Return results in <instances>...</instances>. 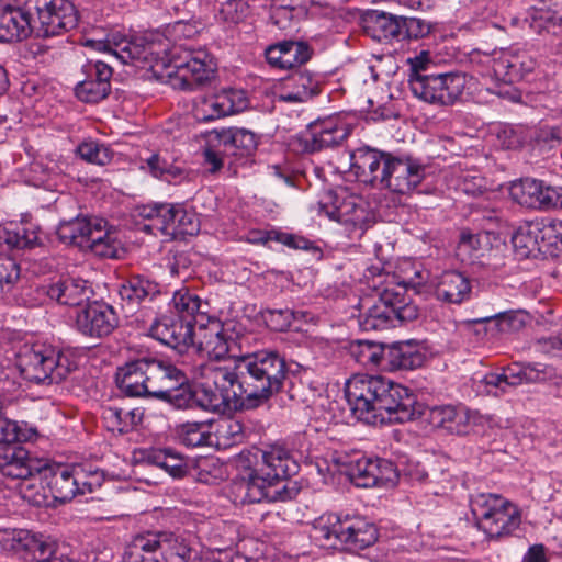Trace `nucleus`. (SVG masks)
<instances>
[{
    "mask_svg": "<svg viewBox=\"0 0 562 562\" xmlns=\"http://www.w3.org/2000/svg\"><path fill=\"white\" fill-rule=\"evenodd\" d=\"M30 2L31 0H1L0 42H20L36 32L35 10L30 7Z\"/></svg>",
    "mask_w": 562,
    "mask_h": 562,
    "instance_id": "obj_14",
    "label": "nucleus"
},
{
    "mask_svg": "<svg viewBox=\"0 0 562 562\" xmlns=\"http://www.w3.org/2000/svg\"><path fill=\"white\" fill-rule=\"evenodd\" d=\"M319 93L317 77L307 70H295L284 83L280 99L290 103H302Z\"/></svg>",
    "mask_w": 562,
    "mask_h": 562,
    "instance_id": "obj_38",
    "label": "nucleus"
},
{
    "mask_svg": "<svg viewBox=\"0 0 562 562\" xmlns=\"http://www.w3.org/2000/svg\"><path fill=\"white\" fill-rule=\"evenodd\" d=\"M319 214L329 220L353 227H362L366 222V210L353 195H338L328 193L325 200L318 203Z\"/></svg>",
    "mask_w": 562,
    "mask_h": 562,
    "instance_id": "obj_28",
    "label": "nucleus"
},
{
    "mask_svg": "<svg viewBox=\"0 0 562 562\" xmlns=\"http://www.w3.org/2000/svg\"><path fill=\"white\" fill-rule=\"evenodd\" d=\"M171 303L178 314L175 316L191 322L192 327H198V318L200 319V316H204L203 322L211 317L207 312V302H202L196 294L190 292L188 289L176 291L172 295Z\"/></svg>",
    "mask_w": 562,
    "mask_h": 562,
    "instance_id": "obj_43",
    "label": "nucleus"
},
{
    "mask_svg": "<svg viewBox=\"0 0 562 562\" xmlns=\"http://www.w3.org/2000/svg\"><path fill=\"white\" fill-rule=\"evenodd\" d=\"M302 312H294L291 308H267L262 312L266 325L274 331H286L293 321L303 317Z\"/></svg>",
    "mask_w": 562,
    "mask_h": 562,
    "instance_id": "obj_60",
    "label": "nucleus"
},
{
    "mask_svg": "<svg viewBox=\"0 0 562 562\" xmlns=\"http://www.w3.org/2000/svg\"><path fill=\"white\" fill-rule=\"evenodd\" d=\"M16 368L24 380L42 385L59 384L76 368L71 353L52 345H24L16 353Z\"/></svg>",
    "mask_w": 562,
    "mask_h": 562,
    "instance_id": "obj_3",
    "label": "nucleus"
},
{
    "mask_svg": "<svg viewBox=\"0 0 562 562\" xmlns=\"http://www.w3.org/2000/svg\"><path fill=\"white\" fill-rule=\"evenodd\" d=\"M428 419L432 427L459 436H464L472 431L475 432V427L484 422V417L480 413L452 405L430 408Z\"/></svg>",
    "mask_w": 562,
    "mask_h": 562,
    "instance_id": "obj_24",
    "label": "nucleus"
},
{
    "mask_svg": "<svg viewBox=\"0 0 562 562\" xmlns=\"http://www.w3.org/2000/svg\"><path fill=\"white\" fill-rule=\"evenodd\" d=\"M7 294H9V300L24 307H36L50 302L48 283L23 284L20 286L13 284V290Z\"/></svg>",
    "mask_w": 562,
    "mask_h": 562,
    "instance_id": "obj_49",
    "label": "nucleus"
},
{
    "mask_svg": "<svg viewBox=\"0 0 562 562\" xmlns=\"http://www.w3.org/2000/svg\"><path fill=\"white\" fill-rule=\"evenodd\" d=\"M402 15L369 10L363 15L366 32L379 42L400 43Z\"/></svg>",
    "mask_w": 562,
    "mask_h": 562,
    "instance_id": "obj_34",
    "label": "nucleus"
},
{
    "mask_svg": "<svg viewBox=\"0 0 562 562\" xmlns=\"http://www.w3.org/2000/svg\"><path fill=\"white\" fill-rule=\"evenodd\" d=\"M542 255L554 256L562 250V222L553 218L533 221Z\"/></svg>",
    "mask_w": 562,
    "mask_h": 562,
    "instance_id": "obj_46",
    "label": "nucleus"
},
{
    "mask_svg": "<svg viewBox=\"0 0 562 562\" xmlns=\"http://www.w3.org/2000/svg\"><path fill=\"white\" fill-rule=\"evenodd\" d=\"M218 371H231L227 367H215L211 369V375L213 380V385L207 382L202 383L200 389L194 390V395H196L195 406L201 407L205 411L216 412L221 408L228 407L231 400L235 401V407H239V395H234V391H237L236 383H223L216 380V375Z\"/></svg>",
    "mask_w": 562,
    "mask_h": 562,
    "instance_id": "obj_29",
    "label": "nucleus"
},
{
    "mask_svg": "<svg viewBox=\"0 0 562 562\" xmlns=\"http://www.w3.org/2000/svg\"><path fill=\"white\" fill-rule=\"evenodd\" d=\"M121 307L126 315H134L147 303L160 299V284L144 274H131L124 279L119 286Z\"/></svg>",
    "mask_w": 562,
    "mask_h": 562,
    "instance_id": "obj_23",
    "label": "nucleus"
},
{
    "mask_svg": "<svg viewBox=\"0 0 562 562\" xmlns=\"http://www.w3.org/2000/svg\"><path fill=\"white\" fill-rule=\"evenodd\" d=\"M544 182L536 179H525L513 188L514 199L522 206L542 210Z\"/></svg>",
    "mask_w": 562,
    "mask_h": 562,
    "instance_id": "obj_54",
    "label": "nucleus"
},
{
    "mask_svg": "<svg viewBox=\"0 0 562 562\" xmlns=\"http://www.w3.org/2000/svg\"><path fill=\"white\" fill-rule=\"evenodd\" d=\"M470 505L477 528L488 540L507 538L521 524L519 508L502 495L480 493L471 497Z\"/></svg>",
    "mask_w": 562,
    "mask_h": 562,
    "instance_id": "obj_6",
    "label": "nucleus"
},
{
    "mask_svg": "<svg viewBox=\"0 0 562 562\" xmlns=\"http://www.w3.org/2000/svg\"><path fill=\"white\" fill-rule=\"evenodd\" d=\"M497 137L506 149H517L531 144L530 127L525 125H507L498 132Z\"/></svg>",
    "mask_w": 562,
    "mask_h": 562,
    "instance_id": "obj_61",
    "label": "nucleus"
},
{
    "mask_svg": "<svg viewBox=\"0 0 562 562\" xmlns=\"http://www.w3.org/2000/svg\"><path fill=\"white\" fill-rule=\"evenodd\" d=\"M269 482L271 480L263 475L258 468L252 470L248 477H244L237 485L241 494V502L248 504L268 502Z\"/></svg>",
    "mask_w": 562,
    "mask_h": 562,
    "instance_id": "obj_47",
    "label": "nucleus"
},
{
    "mask_svg": "<svg viewBox=\"0 0 562 562\" xmlns=\"http://www.w3.org/2000/svg\"><path fill=\"white\" fill-rule=\"evenodd\" d=\"M192 113L194 119L199 122H211L226 116V113L222 111L217 93L199 99L194 103Z\"/></svg>",
    "mask_w": 562,
    "mask_h": 562,
    "instance_id": "obj_62",
    "label": "nucleus"
},
{
    "mask_svg": "<svg viewBox=\"0 0 562 562\" xmlns=\"http://www.w3.org/2000/svg\"><path fill=\"white\" fill-rule=\"evenodd\" d=\"M140 461L165 470L173 479H182L190 472L187 458L170 448L142 450Z\"/></svg>",
    "mask_w": 562,
    "mask_h": 562,
    "instance_id": "obj_37",
    "label": "nucleus"
},
{
    "mask_svg": "<svg viewBox=\"0 0 562 562\" xmlns=\"http://www.w3.org/2000/svg\"><path fill=\"white\" fill-rule=\"evenodd\" d=\"M350 481L358 487L386 486L397 480L393 462L381 458L362 457L352 461L347 470Z\"/></svg>",
    "mask_w": 562,
    "mask_h": 562,
    "instance_id": "obj_19",
    "label": "nucleus"
},
{
    "mask_svg": "<svg viewBox=\"0 0 562 562\" xmlns=\"http://www.w3.org/2000/svg\"><path fill=\"white\" fill-rule=\"evenodd\" d=\"M41 228L37 224L29 221L0 225V246L8 248H33L40 245Z\"/></svg>",
    "mask_w": 562,
    "mask_h": 562,
    "instance_id": "obj_40",
    "label": "nucleus"
},
{
    "mask_svg": "<svg viewBox=\"0 0 562 562\" xmlns=\"http://www.w3.org/2000/svg\"><path fill=\"white\" fill-rule=\"evenodd\" d=\"M217 94L221 101L222 111L225 112L226 115L243 112L249 106L247 92L243 89H222Z\"/></svg>",
    "mask_w": 562,
    "mask_h": 562,
    "instance_id": "obj_63",
    "label": "nucleus"
},
{
    "mask_svg": "<svg viewBox=\"0 0 562 562\" xmlns=\"http://www.w3.org/2000/svg\"><path fill=\"white\" fill-rule=\"evenodd\" d=\"M42 484L48 490L54 501L65 503L78 494L92 493L101 486L103 474L98 470L90 473L86 480L85 471L80 467L55 463L48 464L38 471Z\"/></svg>",
    "mask_w": 562,
    "mask_h": 562,
    "instance_id": "obj_7",
    "label": "nucleus"
},
{
    "mask_svg": "<svg viewBox=\"0 0 562 562\" xmlns=\"http://www.w3.org/2000/svg\"><path fill=\"white\" fill-rule=\"evenodd\" d=\"M151 531L138 533L125 546L122 562H159Z\"/></svg>",
    "mask_w": 562,
    "mask_h": 562,
    "instance_id": "obj_44",
    "label": "nucleus"
},
{
    "mask_svg": "<svg viewBox=\"0 0 562 562\" xmlns=\"http://www.w3.org/2000/svg\"><path fill=\"white\" fill-rule=\"evenodd\" d=\"M299 463L291 457L289 451L281 447H272L262 451L259 471L270 480L289 479L299 471Z\"/></svg>",
    "mask_w": 562,
    "mask_h": 562,
    "instance_id": "obj_39",
    "label": "nucleus"
},
{
    "mask_svg": "<svg viewBox=\"0 0 562 562\" xmlns=\"http://www.w3.org/2000/svg\"><path fill=\"white\" fill-rule=\"evenodd\" d=\"M203 317L198 318V327L194 328V342L191 346L209 359L222 360L228 357L236 360L239 357L237 355L239 345L233 325L223 323L214 316L203 322Z\"/></svg>",
    "mask_w": 562,
    "mask_h": 562,
    "instance_id": "obj_10",
    "label": "nucleus"
},
{
    "mask_svg": "<svg viewBox=\"0 0 562 562\" xmlns=\"http://www.w3.org/2000/svg\"><path fill=\"white\" fill-rule=\"evenodd\" d=\"M194 328L191 322L162 315L153 322L149 334L162 345L183 353L194 342Z\"/></svg>",
    "mask_w": 562,
    "mask_h": 562,
    "instance_id": "obj_25",
    "label": "nucleus"
},
{
    "mask_svg": "<svg viewBox=\"0 0 562 562\" xmlns=\"http://www.w3.org/2000/svg\"><path fill=\"white\" fill-rule=\"evenodd\" d=\"M426 361V355L409 341L396 342L386 348L385 367L390 370H414Z\"/></svg>",
    "mask_w": 562,
    "mask_h": 562,
    "instance_id": "obj_42",
    "label": "nucleus"
},
{
    "mask_svg": "<svg viewBox=\"0 0 562 562\" xmlns=\"http://www.w3.org/2000/svg\"><path fill=\"white\" fill-rule=\"evenodd\" d=\"M81 72L85 78L75 87L76 97L86 103H98L111 91L112 67L102 60H87Z\"/></svg>",
    "mask_w": 562,
    "mask_h": 562,
    "instance_id": "obj_21",
    "label": "nucleus"
},
{
    "mask_svg": "<svg viewBox=\"0 0 562 562\" xmlns=\"http://www.w3.org/2000/svg\"><path fill=\"white\" fill-rule=\"evenodd\" d=\"M462 326L472 330L475 326L480 325H494L491 330L507 331L517 329L522 325V321L518 318V314L515 311L495 312L477 318L464 319L461 322Z\"/></svg>",
    "mask_w": 562,
    "mask_h": 562,
    "instance_id": "obj_51",
    "label": "nucleus"
},
{
    "mask_svg": "<svg viewBox=\"0 0 562 562\" xmlns=\"http://www.w3.org/2000/svg\"><path fill=\"white\" fill-rule=\"evenodd\" d=\"M212 422H187L177 427V436L187 447H204L213 445Z\"/></svg>",
    "mask_w": 562,
    "mask_h": 562,
    "instance_id": "obj_48",
    "label": "nucleus"
},
{
    "mask_svg": "<svg viewBox=\"0 0 562 562\" xmlns=\"http://www.w3.org/2000/svg\"><path fill=\"white\" fill-rule=\"evenodd\" d=\"M46 460L33 457L20 443L0 445V472L14 480H26L37 474Z\"/></svg>",
    "mask_w": 562,
    "mask_h": 562,
    "instance_id": "obj_26",
    "label": "nucleus"
},
{
    "mask_svg": "<svg viewBox=\"0 0 562 562\" xmlns=\"http://www.w3.org/2000/svg\"><path fill=\"white\" fill-rule=\"evenodd\" d=\"M551 368L540 363H513L504 368L502 373H486L481 383L485 387L487 394L499 396L524 383L543 382L551 376Z\"/></svg>",
    "mask_w": 562,
    "mask_h": 562,
    "instance_id": "obj_13",
    "label": "nucleus"
},
{
    "mask_svg": "<svg viewBox=\"0 0 562 562\" xmlns=\"http://www.w3.org/2000/svg\"><path fill=\"white\" fill-rule=\"evenodd\" d=\"M146 165L154 177L169 183H178L184 178V170L168 161L160 154H153L146 159Z\"/></svg>",
    "mask_w": 562,
    "mask_h": 562,
    "instance_id": "obj_57",
    "label": "nucleus"
},
{
    "mask_svg": "<svg viewBox=\"0 0 562 562\" xmlns=\"http://www.w3.org/2000/svg\"><path fill=\"white\" fill-rule=\"evenodd\" d=\"M313 538L321 547L337 548L344 546L348 551H360L378 540L376 527L360 516H328L315 522Z\"/></svg>",
    "mask_w": 562,
    "mask_h": 562,
    "instance_id": "obj_5",
    "label": "nucleus"
},
{
    "mask_svg": "<svg viewBox=\"0 0 562 562\" xmlns=\"http://www.w3.org/2000/svg\"><path fill=\"white\" fill-rule=\"evenodd\" d=\"M352 415L367 424L405 423L416 414L417 396L407 386L383 375L356 374L345 385Z\"/></svg>",
    "mask_w": 562,
    "mask_h": 562,
    "instance_id": "obj_1",
    "label": "nucleus"
},
{
    "mask_svg": "<svg viewBox=\"0 0 562 562\" xmlns=\"http://www.w3.org/2000/svg\"><path fill=\"white\" fill-rule=\"evenodd\" d=\"M486 76L504 82L527 78L538 66L537 59L526 50L503 53L498 58L485 56Z\"/></svg>",
    "mask_w": 562,
    "mask_h": 562,
    "instance_id": "obj_20",
    "label": "nucleus"
},
{
    "mask_svg": "<svg viewBox=\"0 0 562 562\" xmlns=\"http://www.w3.org/2000/svg\"><path fill=\"white\" fill-rule=\"evenodd\" d=\"M289 368L285 357L276 349L265 348L240 355L231 371H218L216 380L236 383L239 408L255 409L266 405L283 391Z\"/></svg>",
    "mask_w": 562,
    "mask_h": 562,
    "instance_id": "obj_2",
    "label": "nucleus"
},
{
    "mask_svg": "<svg viewBox=\"0 0 562 562\" xmlns=\"http://www.w3.org/2000/svg\"><path fill=\"white\" fill-rule=\"evenodd\" d=\"M471 280L463 272L447 270L434 280V294L439 302L460 305L471 299Z\"/></svg>",
    "mask_w": 562,
    "mask_h": 562,
    "instance_id": "obj_30",
    "label": "nucleus"
},
{
    "mask_svg": "<svg viewBox=\"0 0 562 562\" xmlns=\"http://www.w3.org/2000/svg\"><path fill=\"white\" fill-rule=\"evenodd\" d=\"M312 53L311 46L305 42L283 41L267 47L265 55L272 67L291 69L308 61Z\"/></svg>",
    "mask_w": 562,
    "mask_h": 562,
    "instance_id": "obj_32",
    "label": "nucleus"
},
{
    "mask_svg": "<svg viewBox=\"0 0 562 562\" xmlns=\"http://www.w3.org/2000/svg\"><path fill=\"white\" fill-rule=\"evenodd\" d=\"M37 437L36 428L9 419L0 413V445H15Z\"/></svg>",
    "mask_w": 562,
    "mask_h": 562,
    "instance_id": "obj_52",
    "label": "nucleus"
},
{
    "mask_svg": "<svg viewBox=\"0 0 562 562\" xmlns=\"http://www.w3.org/2000/svg\"><path fill=\"white\" fill-rule=\"evenodd\" d=\"M524 23L538 35L554 32L562 24V0H540L528 10Z\"/></svg>",
    "mask_w": 562,
    "mask_h": 562,
    "instance_id": "obj_33",
    "label": "nucleus"
},
{
    "mask_svg": "<svg viewBox=\"0 0 562 562\" xmlns=\"http://www.w3.org/2000/svg\"><path fill=\"white\" fill-rule=\"evenodd\" d=\"M50 302H57L61 305L75 306L81 308L83 303H88L92 290L88 281L79 278H66L56 282L48 283Z\"/></svg>",
    "mask_w": 562,
    "mask_h": 562,
    "instance_id": "obj_36",
    "label": "nucleus"
},
{
    "mask_svg": "<svg viewBox=\"0 0 562 562\" xmlns=\"http://www.w3.org/2000/svg\"><path fill=\"white\" fill-rule=\"evenodd\" d=\"M531 143L540 146L554 147L562 143V121H542L530 127Z\"/></svg>",
    "mask_w": 562,
    "mask_h": 562,
    "instance_id": "obj_58",
    "label": "nucleus"
},
{
    "mask_svg": "<svg viewBox=\"0 0 562 562\" xmlns=\"http://www.w3.org/2000/svg\"><path fill=\"white\" fill-rule=\"evenodd\" d=\"M391 151L361 146L349 151L350 171L363 183L382 188Z\"/></svg>",
    "mask_w": 562,
    "mask_h": 562,
    "instance_id": "obj_18",
    "label": "nucleus"
},
{
    "mask_svg": "<svg viewBox=\"0 0 562 562\" xmlns=\"http://www.w3.org/2000/svg\"><path fill=\"white\" fill-rule=\"evenodd\" d=\"M220 146H224V155L244 158L251 156L258 146L259 136L250 130L229 127L214 131Z\"/></svg>",
    "mask_w": 562,
    "mask_h": 562,
    "instance_id": "obj_35",
    "label": "nucleus"
},
{
    "mask_svg": "<svg viewBox=\"0 0 562 562\" xmlns=\"http://www.w3.org/2000/svg\"><path fill=\"white\" fill-rule=\"evenodd\" d=\"M512 244L520 258L537 257L542 254L538 238V227L533 221L521 225L514 233Z\"/></svg>",
    "mask_w": 562,
    "mask_h": 562,
    "instance_id": "obj_50",
    "label": "nucleus"
},
{
    "mask_svg": "<svg viewBox=\"0 0 562 562\" xmlns=\"http://www.w3.org/2000/svg\"><path fill=\"white\" fill-rule=\"evenodd\" d=\"M168 364L149 356L127 361L116 370V385L126 396L153 397Z\"/></svg>",
    "mask_w": 562,
    "mask_h": 562,
    "instance_id": "obj_9",
    "label": "nucleus"
},
{
    "mask_svg": "<svg viewBox=\"0 0 562 562\" xmlns=\"http://www.w3.org/2000/svg\"><path fill=\"white\" fill-rule=\"evenodd\" d=\"M101 418L106 430L117 435H125L142 424L144 409L140 407L125 409L109 405L102 407Z\"/></svg>",
    "mask_w": 562,
    "mask_h": 562,
    "instance_id": "obj_41",
    "label": "nucleus"
},
{
    "mask_svg": "<svg viewBox=\"0 0 562 562\" xmlns=\"http://www.w3.org/2000/svg\"><path fill=\"white\" fill-rule=\"evenodd\" d=\"M155 44L144 38H128L119 33L112 34L105 42L99 43V49L111 53L124 65L136 67H153V61L158 65V58L154 50Z\"/></svg>",
    "mask_w": 562,
    "mask_h": 562,
    "instance_id": "obj_17",
    "label": "nucleus"
},
{
    "mask_svg": "<svg viewBox=\"0 0 562 562\" xmlns=\"http://www.w3.org/2000/svg\"><path fill=\"white\" fill-rule=\"evenodd\" d=\"M117 326L116 312L104 302H88L83 307L77 310L75 327L86 337L102 339L110 336Z\"/></svg>",
    "mask_w": 562,
    "mask_h": 562,
    "instance_id": "obj_15",
    "label": "nucleus"
},
{
    "mask_svg": "<svg viewBox=\"0 0 562 562\" xmlns=\"http://www.w3.org/2000/svg\"><path fill=\"white\" fill-rule=\"evenodd\" d=\"M35 543V533L26 529L0 528V547L8 552L27 553Z\"/></svg>",
    "mask_w": 562,
    "mask_h": 562,
    "instance_id": "obj_55",
    "label": "nucleus"
},
{
    "mask_svg": "<svg viewBox=\"0 0 562 562\" xmlns=\"http://www.w3.org/2000/svg\"><path fill=\"white\" fill-rule=\"evenodd\" d=\"M88 233H90V221L86 217L61 222L57 228V236L60 241L78 246L81 249H85L88 245L85 237Z\"/></svg>",
    "mask_w": 562,
    "mask_h": 562,
    "instance_id": "obj_53",
    "label": "nucleus"
},
{
    "mask_svg": "<svg viewBox=\"0 0 562 562\" xmlns=\"http://www.w3.org/2000/svg\"><path fill=\"white\" fill-rule=\"evenodd\" d=\"M194 53L181 46H173L164 57L158 58L166 70L170 85L175 89L193 91L209 82L214 75L210 64Z\"/></svg>",
    "mask_w": 562,
    "mask_h": 562,
    "instance_id": "obj_8",
    "label": "nucleus"
},
{
    "mask_svg": "<svg viewBox=\"0 0 562 562\" xmlns=\"http://www.w3.org/2000/svg\"><path fill=\"white\" fill-rule=\"evenodd\" d=\"M386 349L382 344L371 340H358L351 346V355L361 366L385 364Z\"/></svg>",
    "mask_w": 562,
    "mask_h": 562,
    "instance_id": "obj_56",
    "label": "nucleus"
},
{
    "mask_svg": "<svg viewBox=\"0 0 562 562\" xmlns=\"http://www.w3.org/2000/svg\"><path fill=\"white\" fill-rule=\"evenodd\" d=\"M57 543L50 537L35 535V543L27 553L32 554L33 562H61L56 557Z\"/></svg>",
    "mask_w": 562,
    "mask_h": 562,
    "instance_id": "obj_64",
    "label": "nucleus"
},
{
    "mask_svg": "<svg viewBox=\"0 0 562 562\" xmlns=\"http://www.w3.org/2000/svg\"><path fill=\"white\" fill-rule=\"evenodd\" d=\"M38 36H57L74 30L79 14L70 0H31Z\"/></svg>",
    "mask_w": 562,
    "mask_h": 562,
    "instance_id": "obj_12",
    "label": "nucleus"
},
{
    "mask_svg": "<svg viewBox=\"0 0 562 562\" xmlns=\"http://www.w3.org/2000/svg\"><path fill=\"white\" fill-rule=\"evenodd\" d=\"M159 562H192L196 551L183 533L159 530L151 531Z\"/></svg>",
    "mask_w": 562,
    "mask_h": 562,
    "instance_id": "obj_31",
    "label": "nucleus"
},
{
    "mask_svg": "<svg viewBox=\"0 0 562 562\" xmlns=\"http://www.w3.org/2000/svg\"><path fill=\"white\" fill-rule=\"evenodd\" d=\"M76 153L82 160L98 166H105L113 158V151L110 147L94 139H87L80 143Z\"/></svg>",
    "mask_w": 562,
    "mask_h": 562,
    "instance_id": "obj_59",
    "label": "nucleus"
},
{
    "mask_svg": "<svg viewBox=\"0 0 562 562\" xmlns=\"http://www.w3.org/2000/svg\"><path fill=\"white\" fill-rule=\"evenodd\" d=\"M465 86L462 72H434L413 80L412 93L429 104L450 106L461 100Z\"/></svg>",
    "mask_w": 562,
    "mask_h": 562,
    "instance_id": "obj_11",
    "label": "nucleus"
},
{
    "mask_svg": "<svg viewBox=\"0 0 562 562\" xmlns=\"http://www.w3.org/2000/svg\"><path fill=\"white\" fill-rule=\"evenodd\" d=\"M418 317V307L407 294L404 283L386 285L367 311L359 316L363 331L383 330L395 326V322L407 323Z\"/></svg>",
    "mask_w": 562,
    "mask_h": 562,
    "instance_id": "obj_4",
    "label": "nucleus"
},
{
    "mask_svg": "<svg viewBox=\"0 0 562 562\" xmlns=\"http://www.w3.org/2000/svg\"><path fill=\"white\" fill-rule=\"evenodd\" d=\"M386 176L382 188L392 192L406 194L422 183L426 176V167L411 156H397L391 153Z\"/></svg>",
    "mask_w": 562,
    "mask_h": 562,
    "instance_id": "obj_16",
    "label": "nucleus"
},
{
    "mask_svg": "<svg viewBox=\"0 0 562 562\" xmlns=\"http://www.w3.org/2000/svg\"><path fill=\"white\" fill-rule=\"evenodd\" d=\"M168 403L177 409H187L195 406L196 395L188 382L186 373L169 362L153 396Z\"/></svg>",
    "mask_w": 562,
    "mask_h": 562,
    "instance_id": "obj_22",
    "label": "nucleus"
},
{
    "mask_svg": "<svg viewBox=\"0 0 562 562\" xmlns=\"http://www.w3.org/2000/svg\"><path fill=\"white\" fill-rule=\"evenodd\" d=\"M348 135L349 131L344 123L326 119L311 123L302 133L301 140L305 151L316 153L339 145Z\"/></svg>",
    "mask_w": 562,
    "mask_h": 562,
    "instance_id": "obj_27",
    "label": "nucleus"
},
{
    "mask_svg": "<svg viewBox=\"0 0 562 562\" xmlns=\"http://www.w3.org/2000/svg\"><path fill=\"white\" fill-rule=\"evenodd\" d=\"M212 438L218 448L227 449L241 443L245 438V427L241 422L235 418H223L212 422Z\"/></svg>",
    "mask_w": 562,
    "mask_h": 562,
    "instance_id": "obj_45",
    "label": "nucleus"
}]
</instances>
